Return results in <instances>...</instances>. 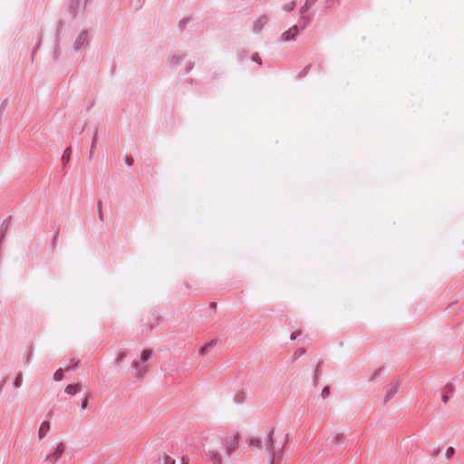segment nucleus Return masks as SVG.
I'll return each instance as SVG.
<instances>
[{
    "mask_svg": "<svg viewBox=\"0 0 464 464\" xmlns=\"http://www.w3.org/2000/svg\"><path fill=\"white\" fill-rule=\"evenodd\" d=\"M239 434L232 433L222 439L221 445L207 451V457L212 464H222L223 458L230 456L238 447Z\"/></svg>",
    "mask_w": 464,
    "mask_h": 464,
    "instance_id": "nucleus-1",
    "label": "nucleus"
},
{
    "mask_svg": "<svg viewBox=\"0 0 464 464\" xmlns=\"http://www.w3.org/2000/svg\"><path fill=\"white\" fill-rule=\"evenodd\" d=\"M287 440V434L276 432L274 429L270 430L266 443V450L269 452V464H281Z\"/></svg>",
    "mask_w": 464,
    "mask_h": 464,
    "instance_id": "nucleus-2",
    "label": "nucleus"
},
{
    "mask_svg": "<svg viewBox=\"0 0 464 464\" xmlns=\"http://www.w3.org/2000/svg\"><path fill=\"white\" fill-rule=\"evenodd\" d=\"M63 452H64V445L63 443H59L57 445L56 449L54 450V451L46 457V460L55 463L62 457Z\"/></svg>",
    "mask_w": 464,
    "mask_h": 464,
    "instance_id": "nucleus-3",
    "label": "nucleus"
},
{
    "mask_svg": "<svg viewBox=\"0 0 464 464\" xmlns=\"http://www.w3.org/2000/svg\"><path fill=\"white\" fill-rule=\"evenodd\" d=\"M299 34V29L296 25L292 26L287 31L284 32L281 35V39L284 42L291 41L295 38V36Z\"/></svg>",
    "mask_w": 464,
    "mask_h": 464,
    "instance_id": "nucleus-4",
    "label": "nucleus"
},
{
    "mask_svg": "<svg viewBox=\"0 0 464 464\" xmlns=\"http://www.w3.org/2000/svg\"><path fill=\"white\" fill-rule=\"evenodd\" d=\"M315 1L316 0H306L304 5L301 8L302 20L304 21V28L308 24L310 21V18L305 15V12L315 3Z\"/></svg>",
    "mask_w": 464,
    "mask_h": 464,
    "instance_id": "nucleus-5",
    "label": "nucleus"
},
{
    "mask_svg": "<svg viewBox=\"0 0 464 464\" xmlns=\"http://www.w3.org/2000/svg\"><path fill=\"white\" fill-rule=\"evenodd\" d=\"M50 428H51V425H50L49 421H43L41 423L39 430H38V439L40 440H43L47 435V433L50 430Z\"/></svg>",
    "mask_w": 464,
    "mask_h": 464,
    "instance_id": "nucleus-6",
    "label": "nucleus"
},
{
    "mask_svg": "<svg viewBox=\"0 0 464 464\" xmlns=\"http://www.w3.org/2000/svg\"><path fill=\"white\" fill-rule=\"evenodd\" d=\"M246 443L251 449H258L261 446V440L256 436H251L246 440Z\"/></svg>",
    "mask_w": 464,
    "mask_h": 464,
    "instance_id": "nucleus-7",
    "label": "nucleus"
},
{
    "mask_svg": "<svg viewBox=\"0 0 464 464\" xmlns=\"http://www.w3.org/2000/svg\"><path fill=\"white\" fill-rule=\"evenodd\" d=\"M161 464H176V460L168 455H165L161 459ZM179 464H188L185 458L181 459V461Z\"/></svg>",
    "mask_w": 464,
    "mask_h": 464,
    "instance_id": "nucleus-8",
    "label": "nucleus"
},
{
    "mask_svg": "<svg viewBox=\"0 0 464 464\" xmlns=\"http://www.w3.org/2000/svg\"><path fill=\"white\" fill-rule=\"evenodd\" d=\"M81 391L80 384H70L65 388V392L69 395H73Z\"/></svg>",
    "mask_w": 464,
    "mask_h": 464,
    "instance_id": "nucleus-9",
    "label": "nucleus"
},
{
    "mask_svg": "<svg viewBox=\"0 0 464 464\" xmlns=\"http://www.w3.org/2000/svg\"><path fill=\"white\" fill-rule=\"evenodd\" d=\"M268 18L266 16H261L255 24L254 28L256 32H259L263 26L267 23Z\"/></svg>",
    "mask_w": 464,
    "mask_h": 464,
    "instance_id": "nucleus-10",
    "label": "nucleus"
},
{
    "mask_svg": "<svg viewBox=\"0 0 464 464\" xmlns=\"http://www.w3.org/2000/svg\"><path fill=\"white\" fill-rule=\"evenodd\" d=\"M215 344H216V342H215V341H211L210 343H207V344L203 345V346L200 348L199 353H200L201 354H206V353L208 352V350H209L210 348H212Z\"/></svg>",
    "mask_w": 464,
    "mask_h": 464,
    "instance_id": "nucleus-11",
    "label": "nucleus"
},
{
    "mask_svg": "<svg viewBox=\"0 0 464 464\" xmlns=\"http://www.w3.org/2000/svg\"><path fill=\"white\" fill-rule=\"evenodd\" d=\"M71 153H72V149L71 148H67L63 156H62V160L66 164L69 160H70V158H71Z\"/></svg>",
    "mask_w": 464,
    "mask_h": 464,
    "instance_id": "nucleus-12",
    "label": "nucleus"
},
{
    "mask_svg": "<svg viewBox=\"0 0 464 464\" xmlns=\"http://www.w3.org/2000/svg\"><path fill=\"white\" fill-rule=\"evenodd\" d=\"M22 383H23V376H22L21 373H18L16 378H15V380H14V387L15 389H18V388L21 387Z\"/></svg>",
    "mask_w": 464,
    "mask_h": 464,
    "instance_id": "nucleus-13",
    "label": "nucleus"
},
{
    "mask_svg": "<svg viewBox=\"0 0 464 464\" xmlns=\"http://www.w3.org/2000/svg\"><path fill=\"white\" fill-rule=\"evenodd\" d=\"M151 353L149 350H143L141 353L140 359L143 362L150 358Z\"/></svg>",
    "mask_w": 464,
    "mask_h": 464,
    "instance_id": "nucleus-14",
    "label": "nucleus"
},
{
    "mask_svg": "<svg viewBox=\"0 0 464 464\" xmlns=\"http://www.w3.org/2000/svg\"><path fill=\"white\" fill-rule=\"evenodd\" d=\"M63 378V372L62 369H59L57 370L54 374H53V379L56 381V382H60L62 381Z\"/></svg>",
    "mask_w": 464,
    "mask_h": 464,
    "instance_id": "nucleus-15",
    "label": "nucleus"
},
{
    "mask_svg": "<svg viewBox=\"0 0 464 464\" xmlns=\"http://www.w3.org/2000/svg\"><path fill=\"white\" fill-rule=\"evenodd\" d=\"M295 6V4L294 1H291L289 3H287L285 6H284V9L286 10V11H292Z\"/></svg>",
    "mask_w": 464,
    "mask_h": 464,
    "instance_id": "nucleus-16",
    "label": "nucleus"
},
{
    "mask_svg": "<svg viewBox=\"0 0 464 464\" xmlns=\"http://www.w3.org/2000/svg\"><path fill=\"white\" fill-rule=\"evenodd\" d=\"M343 434L338 433L334 436V441L335 443H341L343 441Z\"/></svg>",
    "mask_w": 464,
    "mask_h": 464,
    "instance_id": "nucleus-17",
    "label": "nucleus"
},
{
    "mask_svg": "<svg viewBox=\"0 0 464 464\" xmlns=\"http://www.w3.org/2000/svg\"><path fill=\"white\" fill-rule=\"evenodd\" d=\"M98 214H99L100 219L102 221L103 220V212H102V208L101 203L99 204V207H98Z\"/></svg>",
    "mask_w": 464,
    "mask_h": 464,
    "instance_id": "nucleus-18",
    "label": "nucleus"
},
{
    "mask_svg": "<svg viewBox=\"0 0 464 464\" xmlns=\"http://www.w3.org/2000/svg\"><path fill=\"white\" fill-rule=\"evenodd\" d=\"M453 452H454L453 448H451V447H450V448H449V449L447 450V452H446L447 457H448V458H450V457L452 456Z\"/></svg>",
    "mask_w": 464,
    "mask_h": 464,
    "instance_id": "nucleus-19",
    "label": "nucleus"
},
{
    "mask_svg": "<svg viewBox=\"0 0 464 464\" xmlns=\"http://www.w3.org/2000/svg\"><path fill=\"white\" fill-rule=\"evenodd\" d=\"M300 334H301L300 331L293 333L291 334V340H295L297 338V336H299Z\"/></svg>",
    "mask_w": 464,
    "mask_h": 464,
    "instance_id": "nucleus-20",
    "label": "nucleus"
},
{
    "mask_svg": "<svg viewBox=\"0 0 464 464\" xmlns=\"http://www.w3.org/2000/svg\"><path fill=\"white\" fill-rule=\"evenodd\" d=\"M125 356H126V353L125 352H121L119 353V355H118L119 361H122Z\"/></svg>",
    "mask_w": 464,
    "mask_h": 464,
    "instance_id": "nucleus-21",
    "label": "nucleus"
},
{
    "mask_svg": "<svg viewBox=\"0 0 464 464\" xmlns=\"http://www.w3.org/2000/svg\"><path fill=\"white\" fill-rule=\"evenodd\" d=\"M88 401L87 400H84L82 403V409L85 410L87 408Z\"/></svg>",
    "mask_w": 464,
    "mask_h": 464,
    "instance_id": "nucleus-22",
    "label": "nucleus"
},
{
    "mask_svg": "<svg viewBox=\"0 0 464 464\" xmlns=\"http://www.w3.org/2000/svg\"><path fill=\"white\" fill-rule=\"evenodd\" d=\"M328 392H329V388H328V387L324 388V389L323 390V396H324H324H326V394H328Z\"/></svg>",
    "mask_w": 464,
    "mask_h": 464,
    "instance_id": "nucleus-23",
    "label": "nucleus"
},
{
    "mask_svg": "<svg viewBox=\"0 0 464 464\" xmlns=\"http://www.w3.org/2000/svg\"><path fill=\"white\" fill-rule=\"evenodd\" d=\"M448 400H449V397L447 395L442 396V401L444 403H447Z\"/></svg>",
    "mask_w": 464,
    "mask_h": 464,
    "instance_id": "nucleus-24",
    "label": "nucleus"
},
{
    "mask_svg": "<svg viewBox=\"0 0 464 464\" xmlns=\"http://www.w3.org/2000/svg\"><path fill=\"white\" fill-rule=\"evenodd\" d=\"M448 389L449 392H452L453 388H452V385L451 384H449L447 385L446 387Z\"/></svg>",
    "mask_w": 464,
    "mask_h": 464,
    "instance_id": "nucleus-25",
    "label": "nucleus"
},
{
    "mask_svg": "<svg viewBox=\"0 0 464 464\" xmlns=\"http://www.w3.org/2000/svg\"><path fill=\"white\" fill-rule=\"evenodd\" d=\"M304 350H300V351H299V354H300V355H302V354H304Z\"/></svg>",
    "mask_w": 464,
    "mask_h": 464,
    "instance_id": "nucleus-26",
    "label": "nucleus"
},
{
    "mask_svg": "<svg viewBox=\"0 0 464 464\" xmlns=\"http://www.w3.org/2000/svg\"><path fill=\"white\" fill-rule=\"evenodd\" d=\"M132 160H128L129 165H131Z\"/></svg>",
    "mask_w": 464,
    "mask_h": 464,
    "instance_id": "nucleus-27",
    "label": "nucleus"
},
{
    "mask_svg": "<svg viewBox=\"0 0 464 464\" xmlns=\"http://www.w3.org/2000/svg\"><path fill=\"white\" fill-rule=\"evenodd\" d=\"M132 160H128L129 165H131Z\"/></svg>",
    "mask_w": 464,
    "mask_h": 464,
    "instance_id": "nucleus-28",
    "label": "nucleus"
}]
</instances>
